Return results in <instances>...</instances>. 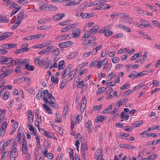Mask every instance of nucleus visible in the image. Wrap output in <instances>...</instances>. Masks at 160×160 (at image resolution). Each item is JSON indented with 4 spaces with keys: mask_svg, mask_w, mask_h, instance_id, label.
<instances>
[{
    "mask_svg": "<svg viewBox=\"0 0 160 160\" xmlns=\"http://www.w3.org/2000/svg\"><path fill=\"white\" fill-rule=\"evenodd\" d=\"M25 67V68L27 69L28 71H33L34 70V68L33 66L29 65L28 64H26Z\"/></svg>",
    "mask_w": 160,
    "mask_h": 160,
    "instance_id": "nucleus-19",
    "label": "nucleus"
},
{
    "mask_svg": "<svg viewBox=\"0 0 160 160\" xmlns=\"http://www.w3.org/2000/svg\"><path fill=\"white\" fill-rule=\"evenodd\" d=\"M78 52H72L71 55H70V56L71 57H70L69 58H73L74 57L77 56L78 55Z\"/></svg>",
    "mask_w": 160,
    "mask_h": 160,
    "instance_id": "nucleus-57",
    "label": "nucleus"
},
{
    "mask_svg": "<svg viewBox=\"0 0 160 160\" xmlns=\"http://www.w3.org/2000/svg\"><path fill=\"white\" fill-rule=\"evenodd\" d=\"M7 125L8 123L6 122H3L1 126L0 129V135L1 136H3L5 134V130L6 129Z\"/></svg>",
    "mask_w": 160,
    "mask_h": 160,
    "instance_id": "nucleus-4",
    "label": "nucleus"
},
{
    "mask_svg": "<svg viewBox=\"0 0 160 160\" xmlns=\"http://www.w3.org/2000/svg\"><path fill=\"white\" fill-rule=\"evenodd\" d=\"M140 22L141 24H137V27L142 28L147 27L150 28H153L152 26L146 20L141 19L140 20Z\"/></svg>",
    "mask_w": 160,
    "mask_h": 160,
    "instance_id": "nucleus-3",
    "label": "nucleus"
},
{
    "mask_svg": "<svg viewBox=\"0 0 160 160\" xmlns=\"http://www.w3.org/2000/svg\"><path fill=\"white\" fill-rule=\"evenodd\" d=\"M152 84L154 86H158L159 84V81L157 80H153L152 82L150 84V85H151Z\"/></svg>",
    "mask_w": 160,
    "mask_h": 160,
    "instance_id": "nucleus-59",
    "label": "nucleus"
},
{
    "mask_svg": "<svg viewBox=\"0 0 160 160\" xmlns=\"http://www.w3.org/2000/svg\"><path fill=\"white\" fill-rule=\"evenodd\" d=\"M79 4V2H70L66 4V6H71L72 5H75Z\"/></svg>",
    "mask_w": 160,
    "mask_h": 160,
    "instance_id": "nucleus-36",
    "label": "nucleus"
},
{
    "mask_svg": "<svg viewBox=\"0 0 160 160\" xmlns=\"http://www.w3.org/2000/svg\"><path fill=\"white\" fill-rule=\"evenodd\" d=\"M49 104L50 107H51L52 108V107H52H54V108H58V106L56 104L52 101L51 102H49Z\"/></svg>",
    "mask_w": 160,
    "mask_h": 160,
    "instance_id": "nucleus-47",
    "label": "nucleus"
},
{
    "mask_svg": "<svg viewBox=\"0 0 160 160\" xmlns=\"http://www.w3.org/2000/svg\"><path fill=\"white\" fill-rule=\"evenodd\" d=\"M17 44L9 43L8 44V49H11L12 48H14L17 46Z\"/></svg>",
    "mask_w": 160,
    "mask_h": 160,
    "instance_id": "nucleus-44",
    "label": "nucleus"
},
{
    "mask_svg": "<svg viewBox=\"0 0 160 160\" xmlns=\"http://www.w3.org/2000/svg\"><path fill=\"white\" fill-rule=\"evenodd\" d=\"M50 44V42L49 41H45L42 43V45L43 48L48 46Z\"/></svg>",
    "mask_w": 160,
    "mask_h": 160,
    "instance_id": "nucleus-53",
    "label": "nucleus"
},
{
    "mask_svg": "<svg viewBox=\"0 0 160 160\" xmlns=\"http://www.w3.org/2000/svg\"><path fill=\"white\" fill-rule=\"evenodd\" d=\"M140 55V54L139 53L135 54L131 58V61H133L136 59L137 58L139 57Z\"/></svg>",
    "mask_w": 160,
    "mask_h": 160,
    "instance_id": "nucleus-54",
    "label": "nucleus"
},
{
    "mask_svg": "<svg viewBox=\"0 0 160 160\" xmlns=\"http://www.w3.org/2000/svg\"><path fill=\"white\" fill-rule=\"evenodd\" d=\"M123 35L122 33H120L116 34L115 36H113L112 37V38H121Z\"/></svg>",
    "mask_w": 160,
    "mask_h": 160,
    "instance_id": "nucleus-56",
    "label": "nucleus"
},
{
    "mask_svg": "<svg viewBox=\"0 0 160 160\" xmlns=\"http://www.w3.org/2000/svg\"><path fill=\"white\" fill-rule=\"evenodd\" d=\"M6 113V110L4 109L2 110V109L0 108V115H1V116L2 117H4Z\"/></svg>",
    "mask_w": 160,
    "mask_h": 160,
    "instance_id": "nucleus-52",
    "label": "nucleus"
},
{
    "mask_svg": "<svg viewBox=\"0 0 160 160\" xmlns=\"http://www.w3.org/2000/svg\"><path fill=\"white\" fill-rule=\"evenodd\" d=\"M9 93V92L8 91H6L4 92V96H3V98L4 100H7L8 98V94Z\"/></svg>",
    "mask_w": 160,
    "mask_h": 160,
    "instance_id": "nucleus-41",
    "label": "nucleus"
},
{
    "mask_svg": "<svg viewBox=\"0 0 160 160\" xmlns=\"http://www.w3.org/2000/svg\"><path fill=\"white\" fill-rule=\"evenodd\" d=\"M29 51L28 48H21L18 49L14 51V52L16 54H18L19 53H21L22 52H27Z\"/></svg>",
    "mask_w": 160,
    "mask_h": 160,
    "instance_id": "nucleus-12",
    "label": "nucleus"
},
{
    "mask_svg": "<svg viewBox=\"0 0 160 160\" xmlns=\"http://www.w3.org/2000/svg\"><path fill=\"white\" fill-rule=\"evenodd\" d=\"M9 153V151H7L5 152L1 157V160H5L8 156Z\"/></svg>",
    "mask_w": 160,
    "mask_h": 160,
    "instance_id": "nucleus-23",
    "label": "nucleus"
},
{
    "mask_svg": "<svg viewBox=\"0 0 160 160\" xmlns=\"http://www.w3.org/2000/svg\"><path fill=\"white\" fill-rule=\"evenodd\" d=\"M42 60L40 59L39 57H36L35 58L34 62L36 65H40L42 63Z\"/></svg>",
    "mask_w": 160,
    "mask_h": 160,
    "instance_id": "nucleus-20",
    "label": "nucleus"
},
{
    "mask_svg": "<svg viewBox=\"0 0 160 160\" xmlns=\"http://www.w3.org/2000/svg\"><path fill=\"white\" fill-rule=\"evenodd\" d=\"M52 127L54 130L57 132H58L61 135H63V132L62 129L61 127L57 126L54 124L52 125Z\"/></svg>",
    "mask_w": 160,
    "mask_h": 160,
    "instance_id": "nucleus-5",
    "label": "nucleus"
},
{
    "mask_svg": "<svg viewBox=\"0 0 160 160\" xmlns=\"http://www.w3.org/2000/svg\"><path fill=\"white\" fill-rule=\"evenodd\" d=\"M97 63L96 64V67H100L99 68H100L101 67L102 65L103 64L104 62V60H102V61H98Z\"/></svg>",
    "mask_w": 160,
    "mask_h": 160,
    "instance_id": "nucleus-32",
    "label": "nucleus"
},
{
    "mask_svg": "<svg viewBox=\"0 0 160 160\" xmlns=\"http://www.w3.org/2000/svg\"><path fill=\"white\" fill-rule=\"evenodd\" d=\"M106 119L105 116H101L98 117L96 120L97 122H102Z\"/></svg>",
    "mask_w": 160,
    "mask_h": 160,
    "instance_id": "nucleus-27",
    "label": "nucleus"
},
{
    "mask_svg": "<svg viewBox=\"0 0 160 160\" xmlns=\"http://www.w3.org/2000/svg\"><path fill=\"white\" fill-rule=\"evenodd\" d=\"M129 136V134L128 133H124L120 132V136L119 138L121 139L123 138L124 137H127Z\"/></svg>",
    "mask_w": 160,
    "mask_h": 160,
    "instance_id": "nucleus-33",
    "label": "nucleus"
},
{
    "mask_svg": "<svg viewBox=\"0 0 160 160\" xmlns=\"http://www.w3.org/2000/svg\"><path fill=\"white\" fill-rule=\"evenodd\" d=\"M48 4H44L39 7V9L43 10L49 11V6Z\"/></svg>",
    "mask_w": 160,
    "mask_h": 160,
    "instance_id": "nucleus-17",
    "label": "nucleus"
},
{
    "mask_svg": "<svg viewBox=\"0 0 160 160\" xmlns=\"http://www.w3.org/2000/svg\"><path fill=\"white\" fill-rule=\"evenodd\" d=\"M42 90L41 89L39 90L38 93L36 96V98L37 99L39 100L41 98L42 96Z\"/></svg>",
    "mask_w": 160,
    "mask_h": 160,
    "instance_id": "nucleus-25",
    "label": "nucleus"
},
{
    "mask_svg": "<svg viewBox=\"0 0 160 160\" xmlns=\"http://www.w3.org/2000/svg\"><path fill=\"white\" fill-rule=\"evenodd\" d=\"M73 37L75 38H78L79 37V33L75 31H73Z\"/></svg>",
    "mask_w": 160,
    "mask_h": 160,
    "instance_id": "nucleus-61",
    "label": "nucleus"
},
{
    "mask_svg": "<svg viewBox=\"0 0 160 160\" xmlns=\"http://www.w3.org/2000/svg\"><path fill=\"white\" fill-rule=\"evenodd\" d=\"M120 147L121 148H124L128 149H133L134 148L132 146L130 145L127 144H121L120 145Z\"/></svg>",
    "mask_w": 160,
    "mask_h": 160,
    "instance_id": "nucleus-15",
    "label": "nucleus"
},
{
    "mask_svg": "<svg viewBox=\"0 0 160 160\" xmlns=\"http://www.w3.org/2000/svg\"><path fill=\"white\" fill-rule=\"evenodd\" d=\"M119 60V58L118 57H115L112 58V61L113 63H118Z\"/></svg>",
    "mask_w": 160,
    "mask_h": 160,
    "instance_id": "nucleus-46",
    "label": "nucleus"
},
{
    "mask_svg": "<svg viewBox=\"0 0 160 160\" xmlns=\"http://www.w3.org/2000/svg\"><path fill=\"white\" fill-rule=\"evenodd\" d=\"M27 146V141L25 139V137L24 136L23 138L22 141V149H23L24 146Z\"/></svg>",
    "mask_w": 160,
    "mask_h": 160,
    "instance_id": "nucleus-35",
    "label": "nucleus"
},
{
    "mask_svg": "<svg viewBox=\"0 0 160 160\" xmlns=\"http://www.w3.org/2000/svg\"><path fill=\"white\" fill-rule=\"evenodd\" d=\"M43 134L46 136L48 138H53L51 135L50 134V132H48L47 131H44L43 132Z\"/></svg>",
    "mask_w": 160,
    "mask_h": 160,
    "instance_id": "nucleus-37",
    "label": "nucleus"
},
{
    "mask_svg": "<svg viewBox=\"0 0 160 160\" xmlns=\"http://www.w3.org/2000/svg\"><path fill=\"white\" fill-rule=\"evenodd\" d=\"M71 64H69L66 67L64 72V73L62 76V77L63 78H64L66 76H67L68 75L67 72H68L71 70Z\"/></svg>",
    "mask_w": 160,
    "mask_h": 160,
    "instance_id": "nucleus-10",
    "label": "nucleus"
},
{
    "mask_svg": "<svg viewBox=\"0 0 160 160\" xmlns=\"http://www.w3.org/2000/svg\"><path fill=\"white\" fill-rule=\"evenodd\" d=\"M42 64L45 69H47L49 67V62L48 60L47 59H42Z\"/></svg>",
    "mask_w": 160,
    "mask_h": 160,
    "instance_id": "nucleus-8",
    "label": "nucleus"
},
{
    "mask_svg": "<svg viewBox=\"0 0 160 160\" xmlns=\"http://www.w3.org/2000/svg\"><path fill=\"white\" fill-rule=\"evenodd\" d=\"M100 7H101L100 9H101L102 10L109 9L110 8V6L108 4H101Z\"/></svg>",
    "mask_w": 160,
    "mask_h": 160,
    "instance_id": "nucleus-18",
    "label": "nucleus"
},
{
    "mask_svg": "<svg viewBox=\"0 0 160 160\" xmlns=\"http://www.w3.org/2000/svg\"><path fill=\"white\" fill-rule=\"evenodd\" d=\"M112 105L111 104L110 106L107 107V108L104 109L102 111V113L103 114H107L109 113V111H108L109 109L112 110Z\"/></svg>",
    "mask_w": 160,
    "mask_h": 160,
    "instance_id": "nucleus-22",
    "label": "nucleus"
},
{
    "mask_svg": "<svg viewBox=\"0 0 160 160\" xmlns=\"http://www.w3.org/2000/svg\"><path fill=\"white\" fill-rule=\"evenodd\" d=\"M92 125V122L90 121H88L86 124V127L88 129V131L89 133H91L92 131L91 127Z\"/></svg>",
    "mask_w": 160,
    "mask_h": 160,
    "instance_id": "nucleus-16",
    "label": "nucleus"
},
{
    "mask_svg": "<svg viewBox=\"0 0 160 160\" xmlns=\"http://www.w3.org/2000/svg\"><path fill=\"white\" fill-rule=\"evenodd\" d=\"M8 19L5 17H2L0 16V22L2 23H4V22H8Z\"/></svg>",
    "mask_w": 160,
    "mask_h": 160,
    "instance_id": "nucleus-31",
    "label": "nucleus"
},
{
    "mask_svg": "<svg viewBox=\"0 0 160 160\" xmlns=\"http://www.w3.org/2000/svg\"><path fill=\"white\" fill-rule=\"evenodd\" d=\"M21 8V6H19L17 8L14 9L11 12V17L12 15L16 14Z\"/></svg>",
    "mask_w": 160,
    "mask_h": 160,
    "instance_id": "nucleus-24",
    "label": "nucleus"
},
{
    "mask_svg": "<svg viewBox=\"0 0 160 160\" xmlns=\"http://www.w3.org/2000/svg\"><path fill=\"white\" fill-rule=\"evenodd\" d=\"M51 81L52 82L55 84H57L58 82V78L57 77L55 78L53 76H51Z\"/></svg>",
    "mask_w": 160,
    "mask_h": 160,
    "instance_id": "nucleus-28",
    "label": "nucleus"
},
{
    "mask_svg": "<svg viewBox=\"0 0 160 160\" xmlns=\"http://www.w3.org/2000/svg\"><path fill=\"white\" fill-rule=\"evenodd\" d=\"M90 41V40H88L87 41H84L83 43V45L86 46H89L91 47H92V46L95 45L97 44L96 42Z\"/></svg>",
    "mask_w": 160,
    "mask_h": 160,
    "instance_id": "nucleus-9",
    "label": "nucleus"
},
{
    "mask_svg": "<svg viewBox=\"0 0 160 160\" xmlns=\"http://www.w3.org/2000/svg\"><path fill=\"white\" fill-rule=\"evenodd\" d=\"M128 101V99L122 98L120 99L117 102V104L118 105V107H119L120 105H124L125 103H126Z\"/></svg>",
    "mask_w": 160,
    "mask_h": 160,
    "instance_id": "nucleus-14",
    "label": "nucleus"
},
{
    "mask_svg": "<svg viewBox=\"0 0 160 160\" xmlns=\"http://www.w3.org/2000/svg\"><path fill=\"white\" fill-rule=\"evenodd\" d=\"M95 15V13H87V14L86 16V19L89 18L94 16Z\"/></svg>",
    "mask_w": 160,
    "mask_h": 160,
    "instance_id": "nucleus-49",
    "label": "nucleus"
},
{
    "mask_svg": "<svg viewBox=\"0 0 160 160\" xmlns=\"http://www.w3.org/2000/svg\"><path fill=\"white\" fill-rule=\"evenodd\" d=\"M37 29L38 30H45L49 29V27L47 26H41L38 27Z\"/></svg>",
    "mask_w": 160,
    "mask_h": 160,
    "instance_id": "nucleus-40",
    "label": "nucleus"
},
{
    "mask_svg": "<svg viewBox=\"0 0 160 160\" xmlns=\"http://www.w3.org/2000/svg\"><path fill=\"white\" fill-rule=\"evenodd\" d=\"M64 44H65V47L66 48H68L70 46L72 45L73 43L72 42H71L70 41H67L66 42H64Z\"/></svg>",
    "mask_w": 160,
    "mask_h": 160,
    "instance_id": "nucleus-39",
    "label": "nucleus"
},
{
    "mask_svg": "<svg viewBox=\"0 0 160 160\" xmlns=\"http://www.w3.org/2000/svg\"><path fill=\"white\" fill-rule=\"evenodd\" d=\"M129 85L126 83L123 86H122L120 88V89L121 90H124L126 88L128 89L129 88Z\"/></svg>",
    "mask_w": 160,
    "mask_h": 160,
    "instance_id": "nucleus-63",
    "label": "nucleus"
},
{
    "mask_svg": "<svg viewBox=\"0 0 160 160\" xmlns=\"http://www.w3.org/2000/svg\"><path fill=\"white\" fill-rule=\"evenodd\" d=\"M12 70H10L3 72V73L0 75V79H2L6 77L12 73Z\"/></svg>",
    "mask_w": 160,
    "mask_h": 160,
    "instance_id": "nucleus-6",
    "label": "nucleus"
},
{
    "mask_svg": "<svg viewBox=\"0 0 160 160\" xmlns=\"http://www.w3.org/2000/svg\"><path fill=\"white\" fill-rule=\"evenodd\" d=\"M107 32H105L104 35L106 37H108L109 35H112L113 32L109 29H106Z\"/></svg>",
    "mask_w": 160,
    "mask_h": 160,
    "instance_id": "nucleus-42",
    "label": "nucleus"
},
{
    "mask_svg": "<svg viewBox=\"0 0 160 160\" xmlns=\"http://www.w3.org/2000/svg\"><path fill=\"white\" fill-rule=\"evenodd\" d=\"M99 29L98 26H96L91 29L89 31L87 32V33L89 34V35L94 34L97 32V30Z\"/></svg>",
    "mask_w": 160,
    "mask_h": 160,
    "instance_id": "nucleus-7",
    "label": "nucleus"
},
{
    "mask_svg": "<svg viewBox=\"0 0 160 160\" xmlns=\"http://www.w3.org/2000/svg\"><path fill=\"white\" fill-rule=\"evenodd\" d=\"M143 123V122L142 121H139L136 122L134 123L135 127H138Z\"/></svg>",
    "mask_w": 160,
    "mask_h": 160,
    "instance_id": "nucleus-38",
    "label": "nucleus"
},
{
    "mask_svg": "<svg viewBox=\"0 0 160 160\" xmlns=\"http://www.w3.org/2000/svg\"><path fill=\"white\" fill-rule=\"evenodd\" d=\"M47 96L48 97L49 100L51 101H53V100H55V98H54L52 94L49 93L48 95Z\"/></svg>",
    "mask_w": 160,
    "mask_h": 160,
    "instance_id": "nucleus-58",
    "label": "nucleus"
},
{
    "mask_svg": "<svg viewBox=\"0 0 160 160\" xmlns=\"http://www.w3.org/2000/svg\"><path fill=\"white\" fill-rule=\"evenodd\" d=\"M153 24L155 25L156 27H159V25H160V23L158 22L157 21L154 20L152 22Z\"/></svg>",
    "mask_w": 160,
    "mask_h": 160,
    "instance_id": "nucleus-64",
    "label": "nucleus"
},
{
    "mask_svg": "<svg viewBox=\"0 0 160 160\" xmlns=\"http://www.w3.org/2000/svg\"><path fill=\"white\" fill-rule=\"evenodd\" d=\"M158 157V155L156 154H153L147 157L148 160H155Z\"/></svg>",
    "mask_w": 160,
    "mask_h": 160,
    "instance_id": "nucleus-29",
    "label": "nucleus"
},
{
    "mask_svg": "<svg viewBox=\"0 0 160 160\" xmlns=\"http://www.w3.org/2000/svg\"><path fill=\"white\" fill-rule=\"evenodd\" d=\"M13 61V59L11 58H7L3 56L0 57V63L2 64H7L11 63V64L12 66Z\"/></svg>",
    "mask_w": 160,
    "mask_h": 160,
    "instance_id": "nucleus-2",
    "label": "nucleus"
},
{
    "mask_svg": "<svg viewBox=\"0 0 160 160\" xmlns=\"http://www.w3.org/2000/svg\"><path fill=\"white\" fill-rule=\"evenodd\" d=\"M18 154V152H16V153H11L10 152V160H14Z\"/></svg>",
    "mask_w": 160,
    "mask_h": 160,
    "instance_id": "nucleus-21",
    "label": "nucleus"
},
{
    "mask_svg": "<svg viewBox=\"0 0 160 160\" xmlns=\"http://www.w3.org/2000/svg\"><path fill=\"white\" fill-rule=\"evenodd\" d=\"M24 12L22 11H21L20 13L18 14L17 21L18 22H21L24 17Z\"/></svg>",
    "mask_w": 160,
    "mask_h": 160,
    "instance_id": "nucleus-13",
    "label": "nucleus"
},
{
    "mask_svg": "<svg viewBox=\"0 0 160 160\" xmlns=\"http://www.w3.org/2000/svg\"><path fill=\"white\" fill-rule=\"evenodd\" d=\"M65 16L64 14L60 13L54 16L53 17V19L55 21H57L61 19L63 17Z\"/></svg>",
    "mask_w": 160,
    "mask_h": 160,
    "instance_id": "nucleus-11",
    "label": "nucleus"
},
{
    "mask_svg": "<svg viewBox=\"0 0 160 160\" xmlns=\"http://www.w3.org/2000/svg\"><path fill=\"white\" fill-rule=\"evenodd\" d=\"M17 2L18 3L22 5H25L27 4V1H26L25 2V1L24 0H18Z\"/></svg>",
    "mask_w": 160,
    "mask_h": 160,
    "instance_id": "nucleus-50",
    "label": "nucleus"
},
{
    "mask_svg": "<svg viewBox=\"0 0 160 160\" xmlns=\"http://www.w3.org/2000/svg\"><path fill=\"white\" fill-rule=\"evenodd\" d=\"M106 89V88L104 87H102L98 89V92L97 94H100L101 93H103V92Z\"/></svg>",
    "mask_w": 160,
    "mask_h": 160,
    "instance_id": "nucleus-30",
    "label": "nucleus"
},
{
    "mask_svg": "<svg viewBox=\"0 0 160 160\" xmlns=\"http://www.w3.org/2000/svg\"><path fill=\"white\" fill-rule=\"evenodd\" d=\"M9 67V66L8 67L3 66L1 68V72L2 73L3 72H6L8 70V68Z\"/></svg>",
    "mask_w": 160,
    "mask_h": 160,
    "instance_id": "nucleus-55",
    "label": "nucleus"
},
{
    "mask_svg": "<svg viewBox=\"0 0 160 160\" xmlns=\"http://www.w3.org/2000/svg\"><path fill=\"white\" fill-rule=\"evenodd\" d=\"M27 59H17L13 60L12 62V66H14L16 65H18L19 67H22L27 63Z\"/></svg>",
    "mask_w": 160,
    "mask_h": 160,
    "instance_id": "nucleus-1",
    "label": "nucleus"
},
{
    "mask_svg": "<svg viewBox=\"0 0 160 160\" xmlns=\"http://www.w3.org/2000/svg\"><path fill=\"white\" fill-rule=\"evenodd\" d=\"M52 46H50L48 47L45 48L44 50V51H45L44 52L45 53H46V54H48V53L49 52H50V51L52 49Z\"/></svg>",
    "mask_w": 160,
    "mask_h": 160,
    "instance_id": "nucleus-34",
    "label": "nucleus"
},
{
    "mask_svg": "<svg viewBox=\"0 0 160 160\" xmlns=\"http://www.w3.org/2000/svg\"><path fill=\"white\" fill-rule=\"evenodd\" d=\"M102 104H101L100 105H97L94 106L93 108V111H97L99 109H101L102 107Z\"/></svg>",
    "mask_w": 160,
    "mask_h": 160,
    "instance_id": "nucleus-43",
    "label": "nucleus"
},
{
    "mask_svg": "<svg viewBox=\"0 0 160 160\" xmlns=\"http://www.w3.org/2000/svg\"><path fill=\"white\" fill-rule=\"evenodd\" d=\"M60 51L59 49L57 48L54 50L53 52L56 56H57L59 54Z\"/></svg>",
    "mask_w": 160,
    "mask_h": 160,
    "instance_id": "nucleus-51",
    "label": "nucleus"
},
{
    "mask_svg": "<svg viewBox=\"0 0 160 160\" xmlns=\"http://www.w3.org/2000/svg\"><path fill=\"white\" fill-rule=\"evenodd\" d=\"M64 63L65 62L63 60H61L59 62L58 67V70H60L62 68V67Z\"/></svg>",
    "mask_w": 160,
    "mask_h": 160,
    "instance_id": "nucleus-26",
    "label": "nucleus"
},
{
    "mask_svg": "<svg viewBox=\"0 0 160 160\" xmlns=\"http://www.w3.org/2000/svg\"><path fill=\"white\" fill-rule=\"evenodd\" d=\"M20 22H18L17 21V22L14 24L13 25H12L11 26L12 29H14L16 28L20 23Z\"/></svg>",
    "mask_w": 160,
    "mask_h": 160,
    "instance_id": "nucleus-62",
    "label": "nucleus"
},
{
    "mask_svg": "<svg viewBox=\"0 0 160 160\" xmlns=\"http://www.w3.org/2000/svg\"><path fill=\"white\" fill-rule=\"evenodd\" d=\"M86 103L85 102H82L81 106V112L83 111L84 109L86 107Z\"/></svg>",
    "mask_w": 160,
    "mask_h": 160,
    "instance_id": "nucleus-45",
    "label": "nucleus"
},
{
    "mask_svg": "<svg viewBox=\"0 0 160 160\" xmlns=\"http://www.w3.org/2000/svg\"><path fill=\"white\" fill-rule=\"evenodd\" d=\"M49 7V10L51 11H54L57 9V8L55 6H52L50 5L48 6Z\"/></svg>",
    "mask_w": 160,
    "mask_h": 160,
    "instance_id": "nucleus-48",
    "label": "nucleus"
},
{
    "mask_svg": "<svg viewBox=\"0 0 160 160\" xmlns=\"http://www.w3.org/2000/svg\"><path fill=\"white\" fill-rule=\"evenodd\" d=\"M23 153L25 154H26L28 153V147L27 146H24L23 149L22 148Z\"/></svg>",
    "mask_w": 160,
    "mask_h": 160,
    "instance_id": "nucleus-60",
    "label": "nucleus"
}]
</instances>
